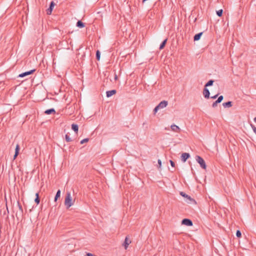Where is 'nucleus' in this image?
Instances as JSON below:
<instances>
[{"instance_id": "nucleus-14", "label": "nucleus", "mask_w": 256, "mask_h": 256, "mask_svg": "<svg viewBox=\"0 0 256 256\" xmlns=\"http://www.w3.org/2000/svg\"><path fill=\"white\" fill-rule=\"evenodd\" d=\"M72 128L75 132L78 133V124H72Z\"/></svg>"}, {"instance_id": "nucleus-40", "label": "nucleus", "mask_w": 256, "mask_h": 256, "mask_svg": "<svg viewBox=\"0 0 256 256\" xmlns=\"http://www.w3.org/2000/svg\"><path fill=\"white\" fill-rule=\"evenodd\" d=\"M116 78H117V76H115V79L116 80Z\"/></svg>"}, {"instance_id": "nucleus-28", "label": "nucleus", "mask_w": 256, "mask_h": 256, "mask_svg": "<svg viewBox=\"0 0 256 256\" xmlns=\"http://www.w3.org/2000/svg\"><path fill=\"white\" fill-rule=\"evenodd\" d=\"M236 236L238 238L241 237L242 234H241V232H240V230H238L236 231Z\"/></svg>"}, {"instance_id": "nucleus-17", "label": "nucleus", "mask_w": 256, "mask_h": 256, "mask_svg": "<svg viewBox=\"0 0 256 256\" xmlns=\"http://www.w3.org/2000/svg\"><path fill=\"white\" fill-rule=\"evenodd\" d=\"M76 26L80 28H83L85 26L84 24L81 20H78L76 22Z\"/></svg>"}, {"instance_id": "nucleus-11", "label": "nucleus", "mask_w": 256, "mask_h": 256, "mask_svg": "<svg viewBox=\"0 0 256 256\" xmlns=\"http://www.w3.org/2000/svg\"><path fill=\"white\" fill-rule=\"evenodd\" d=\"M170 128H171L172 130L175 132H178L180 130V128L178 126H176L174 124H172L170 126Z\"/></svg>"}, {"instance_id": "nucleus-10", "label": "nucleus", "mask_w": 256, "mask_h": 256, "mask_svg": "<svg viewBox=\"0 0 256 256\" xmlns=\"http://www.w3.org/2000/svg\"><path fill=\"white\" fill-rule=\"evenodd\" d=\"M116 91L115 90H111L107 91L106 92V96L108 98H109V97L112 96V95L116 94Z\"/></svg>"}, {"instance_id": "nucleus-24", "label": "nucleus", "mask_w": 256, "mask_h": 256, "mask_svg": "<svg viewBox=\"0 0 256 256\" xmlns=\"http://www.w3.org/2000/svg\"><path fill=\"white\" fill-rule=\"evenodd\" d=\"M222 12H223V10L222 9L216 11V14L220 17L222 16Z\"/></svg>"}, {"instance_id": "nucleus-3", "label": "nucleus", "mask_w": 256, "mask_h": 256, "mask_svg": "<svg viewBox=\"0 0 256 256\" xmlns=\"http://www.w3.org/2000/svg\"><path fill=\"white\" fill-rule=\"evenodd\" d=\"M182 224L187 226H192V222L188 218H184L182 221Z\"/></svg>"}, {"instance_id": "nucleus-33", "label": "nucleus", "mask_w": 256, "mask_h": 256, "mask_svg": "<svg viewBox=\"0 0 256 256\" xmlns=\"http://www.w3.org/2000/svg\"><path fill=\"white\" fill-rule=\"evenodd\" d=\"M252 130H253L254 132L256 134V128L254 126H252Z\"/></svg>"}, {"instance_id": "nucleus-19", "label": "nucleus", "mask_w": 256, "mask_h": 256, "mask_svg": "<svg viewBox=\"0 0 256 256\" xmlns=\"http://www.w3.org/2000/svg\"><path fill=\"white\" fill-rule=\"evenodd\" d=\"M214 82V80H208L205 84L204 87L206 88L208 86H212Z\"/></svg>"}, {"instance_id": "nucleus-22", "label": "nucleus", "mask_w": 256, "mask_h": 256, "mask_svg": "<svg viewBox=\"0 0 256 256\" xmlns=\"http://www.w3.org/2000/svg\"><path fill=\"white\" fill-rule=\"evenodd\" d=\"M100 52L99 50H97L96 52V58L98 60H100Z\"/></svg>"}, {"instance_id": "nucleus-20", "label": "nucleus", "mask_w": 256, "mask_h": 256, "mask_svg": "<svg viewBox=\"0 0 256 256\" xmlns=\"http://www.w3.org/2000/svg\"><path fill=\"white\" fill-rule=\"evenodd\" d=\"M60 190H58L57 192H56V194L55 196V197H54V202H56L58 200V199L60 197Z\"/></svg>"}, {"instance_id": "nucleus-26", "label": "nucleus", "mask_w": 256, "mask_h": 256, "mask_svg": "<svg viewBox=\"0 0 256 256\" xmlns=\"http://www.w3.org/2000/svg\"><path fill=\"white\" fill-rule=\"evenodd\" d=\"M224 99V96H220L219 97H218L217 99V102L220 103L222 100Z\"/></svg>"}, {"instance_id": "nucleus-13", "label": "nucleus", "mask_w": 256, "mask_h": 256, "mask_svg": "<svg viewBox=\"0 0 256 256\" xmlns=\"http://www.w3.org/2000/svg\"><path fill=\"white\" fill-rule=\"evenodd\" d=\"M180 194L182 196L187 198L188 200H189L190 201L194 200L192 198H191V197L190 196H188V194H186L185 192H180Z\"/></svg>"}, {"instance_id": "nucleus-8", "label": "nucleus", "mask_w": 256, "mask_h": 256, "mask_svg": "<svg viewBox=\"0 0 256 256\" xmlns=\"http://www.w3.org/2000/svg\"><path fill=\"white\" fill-rule=\"evenodd\" d=\"M204 96L206 98H210V92L209 90L206 87H204L203 91Z\"/></svg>"}, {"instance_id": "nucleus-4", "label": "nucleus", "mask_w": 256, "mask_h": 256, "mask_svg": "<svg viewBox=\"0 0 256 256\" xmlns=\"http://www.w3.org/2000/svg\"><path fill=\"white\" fill-rule=\"evenodd\" d=\"M55 3L54 1L51 2L50 3L49 8L46 10V14L48 15L52 14V10L54 8V6H55Z\"/></svg>"}, {"instance_id": "nucleus-5", "label": "nucleus", "mask_w": 256, "mask_h": 256, "mask_svg": "<svg viewBox=\"0 0 256 256\" xmlns=\"http://www.w3.org/2000/svg\"><path fill=\"white\" fill-rule=\"evenodd\" d=\"M35 70H36L34 69V70H29V71H28V72H22V74H20L18 75V77H20V78H23V77H24V76H27L28 75L31 74L34 72H35Z\"/></svg>"}, {"instance_id": "nucleus-15", "label": "nucleus", "mask_w": 256, "mask_h": 256, "mask_svg": "<svg viewBox=\"0 0 256 256\" xmlns=\"http://www.w3.org/2000/svg\"><path fill=\"white\" fill-rule=\"evenodd\" d=\"M44 113L46 114H55L56 111L54 108H50V109L46 110L44 112Z\"/></svg>"}, {"instance_id": "nucleus-32", "label": "nucleus", "mask_w": 256, "mask_h": 256, "mask_svg": "<svg viewBox=\"0 0 256 256\" xmlns=\"http://www.w3.org/2000/svg\"><path fill=\"white\" fill-rule=\"evenodd\" d=\"M170 165L172 167L175 166V164H174V162H173L172 160H170Z\"/></svg>"}, {"instance_id": "nucleus-23", "label": "nucleus", "mask_w": 256, "mask_h": 256, "mask_svg": "<svg viewBox=\"0 0 256 256\" xmlns=\"http://www.w3.org/2000/svg\"><path fill=\"white\" fill-rule=\"evenodd\" d=\"M20 150V146L18 144H17L16 146V148H15V154H18Z\"/></svg>"}, {"instance_id": "nucleus-29", "label": "nucleus", "mask_w": 256, "mask_h": 256, "mask_svg": "<svg viewBox=\"0 0 256 256\" xmlns=\"http://www.w3.org/2000/svg\"><path fill=\"white\" fill-rule=\"evenodd\" d=\"M34 202H36V204H39L40 202V198H36L35 200H34Z\"/></svg>"}, {"instance_id": "nucleus-1", "label": "nucleus", "mask_w": 256, "mask_h": 256, "mask_svg": "<svg viewBox=\"0 0 256 256\" xmlns=\"http://www.w3.org/2000/svg\"><path fill=\"white\" fill-rule=\"evenodd\" d=\"M70 192H67L64 200V204L67 208H70L74 204Z\"/></svg>"}, {"instance_id": "nucleus-7", "label": "nucleus", "mask_w": 256, "mask_h": 256, "mask_svg": "<svg viewBox=\"0 0 256 256\" xmlns=\"http://www.w3.org/2000/svg\"><path fill=\"white\" fill-rule=\"evenodd\" d=\"M190 157V154L188 153L184 152L182 154L181 158L182 160L184 162H186V160Z\"/></svg>"}, {"instance_id": "nucleus-12", "label": "nucleus", "mask_w": 256, "mask_h": 256, "mask_svg": "<svg viewBox=\"0 0 256 256\" xmlns=\"http://www.w3.org/2000/svg\"><path fill=\"white\" fill-rule=\"evenodd\" d=\"M202 33H203L202 32H199V33L195 34V36L194 37V41L198 40L200 38V37L202 36Z\"/></svg>"}, {"instance_id": "nucleus-2", "label": "nucleus", "mask_w": 256, "mask_h": 256, "mask_svg": "<svg viewBox=\"0 0 256 256\" xmlns=\"http://www.w3.org/2000/svg\"><path fill=\"white\" fill-rule=\"evenodd\" d=\"M196 162L200 164V167L203 169H206V165L204 159L199 156H196Z\"/></svg>"}, {"instance_id": "nucleus-16", "label": "nucleus", "mask_w": 256, "mask_h": 256, "mask_svg": "<svg viewBox=\"0 0 256 256\" xmlns=\"http://www.w3.org/2000/svg\"><path fill=\"white\" fill-rule=\"evenodd\" d=\"M222 106L224 108H230L232 106V102L228 101L222 104Z\"/></svg>"}, {"instance_id": "nucleus-34", "label": "nucleus", "mask_w": 256, "mask_h": 256, "mask_svg": "<svg viewBox=\"0 0 256 256\" xmlns=\"http://www.w3.org/2000/svg\"><path fill=\"white\" fill-rule=\"evenodd\" d=\"M158 168H160L162 166V162L160 160H158Z\"/></svg>"}, {"instance_id": "nucleus-35", "label": "nucleus", "mask_w": 256, "mask_h": 256, "mask_svg": "<svg viewBox=\"0 0 256 256\" xmlns=\"http://www.w3.org/2000/svg\"><path fill=\"white\" fill-rule=\"evenodd\" d=\"M218 94H216V95H215L214 96H211L210 98L212 99H216L218 96Z\"/></svg>"}, {"instance_id": "nucleus-27", "label": "nucleus", "mask_w": 256, "mask_h": 256, "mask_svg": "<svg viewBox=\"0 0 256 256\" xmlns=\"http://www.w3.org/2000/svg\"><path fill=\"white\" fill-rule=\"evenodd\" d=\"M88 140H89V138H84V140H82L80 141V144H84V143H85V142H88Z\"/></svg>"}, {"instance_id": "nucleus-18", "label": "nucleus", "mask_w": 256, "mask_h": 256, "mask_svg": "<svg viewBox=\"0 0 256 256\" xmlns=\"http://www.w3.org/2000/svg\"><path fill=\"white\" fill-rule=\"evenodd\" d=\"M167 40H168V39L166 38L161 43V44H160V48H159L160 50H162L164 48V46L166 44Z\"/></svg>"}, {"instance_id": "nucleus-37", "label": "nucleus", "mask_w": 256, "mask_h": 256, "mask_svg": "<svg viewBox=\"0 0 256 256\" xmlns=\"http://www.w3.org/2000/svg\"><path fill=\"white\" fill-rule=\"evenodd\" d=\"M36 198H39V194H38V192H37V193L36 194Z\"/></svg>"}, {"instance_id": "nucleus-25", "label": "nucleus", "mask_w": 256, "mask_h": 256, "mask_svg": "<svg viewBox=\"0 0 256 256\" xmlns=\"http://www.w3.org/2000/svg\"><path fill=\"white\" fill-rule=\"evenodd\" d=\"M65 138H66V140L67 142H70L72 140L71 138L69 136L68 134H66Z\"/></svg>"}, {"instance_id": "nucleus-36", "label": "nucleus", "mask_w": 256, "mask_h": 256, "mask_svg": "<svg viewBox=\"0 0 256 256\" xmlns=\"http://www.w3.org/2000/svg\"><path fill=\"white\" fill-rule=\"evenodd\" d=\"M18 154H14V160H15L16 157L18 156Z\"/></svg>"}, {"instance_id": "nucleus-21", "label": "nucleus", "mask_w": 256, "mask_h": 256, "mask_svg": "<svg viewBox=\"0 0 256 256\" xmlns=\"http://www.w3.org/2000/svg\"><path fill=\"white\" fill-rule=\"evenodd\" d=\"M18 208H19V210H20V214H19L20 215H22V214H23V210H22V206L20 204V202H18Z\"/></svg>"}, {"instance_id": "nucleus-30", "label": "nucleus", "mask_w": 256, "mask_h": 256, "mask_svg": "<svg viewBox=\"0 0 256 256\" xmlns=\"http://www.w3.org/2000/svg\"><path fill=\"white\" fill-rule=\"evenodd\" d=\"M218 104H219L218 102H217V100H216L214 102H213V104H212V106L213 108H216L217 105H218Z\"/></svg>"}, {"instance_id": "nucleus-31", "label": "nucleus", "mask_w": 256, "mask_h": 256, "mask_svg": "<svg viewBox=\"0 0 256 256\" xmlns=\"http://www.w3.org/2000/svg\"><path fill=\"white\" fill-rule=\"evenodd\" d=\"M158 110H160L158 107V106H156L154 110V114H156Z\"/></svg>"}, {"instance_id": "nucleus-41", "label": "nucleus", "mask_w": 256, "mask_h": 256, "mask_svg": "<svg viewBox=\"0 0 256 256\" xmlns=\"http://www.w3.org/2000/svg\"><path fill=\"white\" fill-rule=\"evenodd\" d=\"M18 212H16V216H18Z\"/></svg>"}, {"instance_id": "nucleus-38", "label": "nucleus", "mask_w": 256, "mask_h": 256, "mask_svg": "<svg viewBox=\"0 0 256 256\" xmlns=\"http://www.w3.org/2000/svg\"><path fill=\"white\" fill-rule=\"evenodd\" d=\"M254 122H256V117L254 118Z\"/></svg>"}, {"instance_id": "nucleus-39", "label": "nucleus", "mask_w": 256, "mask_h": 256, "mask_svg": "<svg viewBox=\"0 0 256 256\" xmlns=\"http://www.w3.org/2000/svg\"><path fill=\"white\" fill-rule=\"evenodd\" d=\"M147 0H142V3H144Z\"/></svg>"}, {"instance_id": "nucleus-9", "label": "nucleus", "mask_w": 256, "mask_h": 256, "mask_svg": "<svg viewBox=\"0 0 256 256\" xmlns=\"http://www.w3.org/2000/svg\"><path fill=\"white\" fill-rule=\"evenodd\" d=\"M131 243V241L128 240V238L126 237L125 240H124V242L123 244V246H124V248L126 250L127 249L128 247V246Z\"/></svg>"}, {"instance_id": "nucleus-6", "label": "nucleus", "mask_w": 256, "mask_h": 256, "mask_svg": "<svg viewBox=\"0 0 256 256\" xmlns=\"http://www.w3.org/2000/svg\"><path fill=\"white\" fill-rule=\"evenodd\" d=\"M168 104V102L166 100L162 101L157 106L160 109L166 108Z\"/></svg>"}]
</instances>
